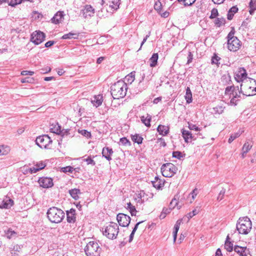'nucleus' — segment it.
Masks as SVG:
<instances>
[{"mask_svg":"<svg viewBox=\"0 0 256 256\" xmlns=\"http://www.w3.org/2000/svg\"><path fill=\"white\" fill-rule=\"evenodd\" d=\"M40 186L45 188H52L54 186L53 180L49 177H42L38 180Z\"/></svg>","mask_w":256,"mask_h":256,"instance_id":"nucleus-13","label":"nucleus"},{"mask_svg":"<svg viewBox=\"0 0 256 256\" xmlns=\"http://www.w3.org/2000/svg\"><path fill=\"white\" fill-rule=\"evenodd\" d=\"M234 78L238 82L243 83L247 78V72L244 68H240L234 74Z\"/></svg>","mask_w":256,"mask_h":256,"instance_id":"nucleus-11","label":"nucleus"},{"mask_svg":"<svg viewBox=\"0 0 256 256\" xmlns=\"http://www.w3.org/2000/svg\"><path fill=\"white\" fill-rule=\"evenodd\" d=\"M127 90V84L123 80H119L111 86V95L114 99L123 98L126 95Z\"/></svg>","mask_w":256,"mask_h":256,"instance_id":"nucleus-1","label":"nucleus"},{"mask_svg":"<svg viewBox=\"0 0 256 256\" xmlns=\"http://www.w3.org/2000/svg\"><path fill=\"white\" fill-rule=\"evenodd\" d=\"M140 120L143 124L148 127L150 126V122L152 120V116L149 114H146V116H142L140 117Z\"/></svg>","mask_w":256,"mask_h":256,"instance_id":"nucleus-24","label":"nucleus"},{"mask_svg":"<svg viewBox=\"0 0 256 256\" xmlns=\"http://www.w3.org/2000/svg\"><path fill=\"white\" fill-rule=\"evenodd\" d=\"M46 37L45 34L40 30L36 31L31 34L30 41L36 45L41 44Z\"/></svg>","mask_w":256,"mask_h":256,"instance_id":"nucleus-9","label":"nucleus"},{"mask_svg":"<svg viewBox=\"0 0 256 256\" xmlns=\"http://www.w3.org/2000/svg\"><path fill=\"white\" fill-rule=\"evenodd\" d=\"M132 140L138 144H142L143 138L139 134H135L131 136Z\"/></svg>","mask_w":256,"mask_h":256,"instance_id":"nucleus-29","label":"nucleus"},{"mask_svg":"<svg viewBox=\"0 0 256 256\" xmlns=\"http://www.w3.org/2000/svg\"><path fill=\"white\" fill-rule=\"evenodd\" d=\"M120 144H122L123 146H131V142L129 141L127 139V138L124 137L121 138H120Z\"/></svg>","mask_w":256,"mask_h":256,"instance_id":"nucleus-43","label":"nucleus"},{"mask_svg":"<svg viewBox=\"0 0 256 256\" xmlns=\"http://www.w3.org/2000/svg\"><path fill=\"white\" fill-rule=\"evenodd\" d=\"M240 93L244 96H250L256 94V80L248 78L240 86Z\"/></svg>","mask_w":256,"mask_h":256,"instance_id":"nucleus-2","label":"nucleus"},{"mask_svg":"<svg viewBox=\"0 0 256 256\" xmlns=\"http://www.w3.org/2000/svg\"><path fill=\"white\" fill-rule=\"evenodd\" d=\"M125 208L129 210L132 216H136L137 211L136 209L135 206H133L130 202L127 203L126 206H125Z\"/></svg>","mask_w":256,"mask_h":256,"instance_id":"nucleus-28","label":"nucleus"},{"mask_svg":"<svg viewBox=\"0 0 256 256\" xmlns=\"http://www.w3.org/2000/svg\"><path fill=\"white\" fill-rule=\"evenodd\" d=\"M220 60V58L216 54H214V56L212 58V64H216L218 66H219L220 62H218Z\"/></svg>","mask_w":256,"mask_h":256,"instance_id":"nucleus-45","label":"nucleus"},{"mask_svg":"<svg viewBox=\"0 0 256 256\" xmlns=\"http://www.w3.org/2000/svg\"><path fill=\"white\" fill-rule=\"evenodd\" d=\"M28 170L29 173H30V174L36 173L37 172L39 171V170L37 167H36V168L32 167V168H28Z\"/></svg>","mask_w":256,"mask_h":256,"instance_id":"nucleus-62","label":"nucleus"},{"mask_svg":"<svg viewBox=\"0 0 256 256\" xmlns=\"http://www.w3.org/2000/svg\"><path fill=\"white\" fill-rule=\"evenodd\" d=\"M52 142V140L47 134L38 136L36 140V144L42 148H50V145Z\"/></svg>","mask_w":256,"mask_h":256,"instance_id":"nucleus-8","label":"nucleus"},{"mask_svg":"<svg viewBox=\"0 0 256 256\" xmlns=\"http://www.w3.org/2000/svg\"><path fill=\"white\" fill-rule=\"evenodd\" d=\"M158 53H154L152 55V57L150 59V66L154 67L157 64L158 60Z\"/></svg>","mask_w":256,"mask_h":256,"instance_id":"nucleus-25","label":"nucleus"},{"mask_svg":"<svg viewBox=\"0 0 256 256\" xmlns=\"http://www.w3.org/2000/svg\"><path fill=\"white\" fill-rule=\"evenodd\" d=\"M68 192L70 196L75 200L79 198V195L81 194L80 190L78 188H73L70 190Z\"/></svg>","mask_w":256,"mask_h":256,"instance_id":"nucleus-23","label":"nucleus"},{"mask_svg":"<svg viewBox=\"0 0 256 256\" xmlns=\"http://www.w3.org/2000/svg\"><path fill=\"white\" fill-rule=\"evenodd\" d=\"M188 128L190 130H194L196 132H198L200 130V128L198 127L196 125L194 124H192L188 123Z\"/></svg>","mask_w":256,"mask_h":256,"instance_id":"nucleus-53","label":"nucleus"},{"mask_svg":"<svg viewBox=\"0 0 256 256\" xmlns=\"http://www.w3.org/2000/svg\"><path fill=\"white\" fill-rule=\"evenodd\" d=\"M78 132L80 134L82 135L86 136L87 138H90L91 137V134L90 132L86 130H78Z\"/></svg>","mask_w":256,"mask_h":256,"instance_id":"nucleus-47","label":"nucleus"},{"mask_svg":"<svg viewBox=\"0 0 256 256\" xmlns=\"http://www.w3.org/2000/svg\"><path fill=\"white\" fill-rule=\"evenodd\" d=\"M66 220L68 223H74L76 221V210L70 208L66 211Z\"/></svg>","mask_w":256,"mask_h":256,"instance_id":"nucleus-17","label":"nucleus"},{"mask_svg":"<svg viewBox=\"0 0 256 256\" xmlns=\"http://www.w3.org/2000/svg\"><path fill=\"white\" fill-rule=\"evenodd\" d=\"M241 46L240 41L238 38L227 40V48L230 51L236 52Z\"/></svg>","mask_w":256,"mask_h":256,"instance_id":"nucleus-12","label":"nucleus"},{"mask_svg":"<svg viewBox=\"0 0 256 256\" xmlns=\"http://www.w3.org/2000/svg\"><path fill=\"white\" fill-rule=\"evenodd\" d=\"M224 107L222 106H217L213 108L214 112L215 114H221L224 110Z\"/></svg>","mask_w":256,"mask_h":256,"instance_id":"nucleus-37","label":"nucleus"},{"mask_svg":"<svg viewBox=\"0 0 256 256\" xmlns=\"http://www.w3.org/2000/svg\"><path fill=\"white\" fill-rule=\"evenodd\" d=\"M33 80H33L32 78H22L21 80V82L22 83L32 82Z\"/></svg>","mask_w":256,"mask_h":256,"instance_id":"nucleus-63","label":"nucleus"},{"mask_svg":"<svg viewBox=\"0 0 256 256\" xmlns=\"http://www.w3.org/2000/svg\"><path fill=\"white\" fill-rule=\"evenodd\" d=\"M152 183L153 186L158 190L160 189L164 186V182L158 176H156L154 180L152 181Z\"/></svg>","mask_w":256,"mask_h":256,"instance_id":"nucleus-21","label":"nucleus"},{"mask_svg":"<svg viewBox=\"0 0 256 256\" xmlns=\"http://www.w3.org/2000/svg\"><path fill=\"white\" fill-rule=\"evenodd\" d=\"M84 251L86 256H100L102 250L97 242L90 241L84 247Z\"/></svg>","mask_w":256,"mask_h":256,"instance_id":"nucleus-5","label":"nucleus"},{"mask_svg":"<svg viewBox=\"0 0 256 256\" xmlns=\"http://www.w3.org/2000/svg\"><path fill=\"white\" fill-rule=\"evenodd\" d=\"M103 102V96L101 94H98L94 96L92 99L91 102L96 107L100 106Z\"/></svg>","mask_w":256,"mask_h":256,"instance_id":"nucleus-20","label":"nucleus"},{"mask_svg":"<svg viewBox=\"0 0 256 256\" xmlns=\"http://www.w3.org/2000/svg\"><path fill=\"white\" fill-rule=\"evenodd\" d=\"M218 14V10L216 8H214L211 11V14L210 16V19H213L216 18Z\"/></svg>","mask_w":256,"mask_h":256,"instance_id":"nucleus-50","label":"nucleus"},{"mask_svg":"<svg viewBox=\"0 0 256 256\" xmlns=\"http://www.w3.org/2000/svg\"><path fill=\"white\" fill-rule=\"evenodd\" d=\"M238 11V8L236 6L232 7L228 10L227 14V18L228 20H232L234 17V14Z\"/></svg>","mask_w":256,"mask_h":256,"instance_id":"nucleus-26","label":"nucleus"},{"mask_svg":"<svg viewBox=\"0 0 256 256\" xmlns=\"http://www.w3.org/2000/svg\"><path fill=\"white\" fill-rule=\"evenodd\" d=\"M10 152V148L8 146L0 145V156H4L8 154Z\"/></svg>","mask_w":256,"mask_h":256,"instance_id":"nucleus-34","label":"nucleus"},{"mask_svg":"<svg viewBox=\"0 0 256 256\" xmlns=\"http://www.w3.org/2000/svg\"><path fill=\"white\" fill-rule=\"evenodd\" d=\"M182 220H178L176 221V222L174 226V230L178 231V230L180 228V224L182 223Z\"/></svg>","mask_w":256,"mask_h":256,"instance_id":"nucleus-57","label":"nucleus"},{"mask_svg":"<svg viewBox=\"0 0 256 256\" xmlns=\"http://www.w3.org/2000/svg\"><path fill=\"white\" fill-rule=\"evenodd\" d=\"M62 168L64 169L63 172H73V170H74V168L70 166H68Z\"/></svg>","mask_w":256,"mask_h":256,"instance_id":"nucleus-61","label":"nucleus"},{"mask_svg":"<svg viewBox=\"0 0 256 256\" xmlns=\"http://www.w3.org/2000/svg\"><path fill=\"white\" fill-rule=\"evenodd\" d=\"M221 80L224 84H228L231 81V76L229 74H224L222 76Z\"/></svg>","mask_w":256,"mask_h":256,"instance_id":"nucleus-39","label":"nucleus"},{"mask_svg":"<svg viewBox=\"0 0 256 256\" xmlns=\"http://www.w3.org/2000/svg\"><path fill=\"white\" fill-rule=\"evenodd\" d=\"M200 212V207H196L192 212H190L186 215L188 219L192 218L194 216H196Z\"/></svg>","mask_w":256,"mask_h":256,"instance_id":"nucleus-35","label":"nucleus"},{"mask_svg":"<svg viewBox=\"0 0 256 256\" xmlns=\"http://www.w3.org/2000/svg\"><path fill=\"white\" fill-rule=\"evenodd\" d=\"M157 130L160 134L164 136L168 134L169 128L166 126L160 124L158 126Z\"/></svg>","mask_w":256,"mask_h":256,"instance_id":"nucleus-22","label":"nucleus"},{"mask_svg":"<svg viewBox=\"0 0 256 256\" xmlns=\"http://www.w3.org/2000/svg\"><path fill=\"white\" fill-rule=\"evenodd\" d=\"M236 87L234 86H227L226 88L225 94H234V92L236 90Z\"/></svg>","mask_w":256,"mask_h":256,"instance_id":"nucleus-40","label":"nucleus"},{"mask_svg":"<svg viewBox=\"0 0 256 256\" xmlns=\"http://www.w3.org/2000/svg\"><path fill=\"white\" fill-rule=\"evenodd\" d=\"M34 74V72L28 70H23L21 72V74L22 76L30 75L32 76Z\"/></svg>","mask_w":256,"mask_h":256,"instance_id":"nucleus-60","label":"nucleus"},{"mask_svg":"<svg viewBox=\"0 0 256 256\" xmlns=\"http://www.w3.org/2000/svg\"><path fill=\"white\" fill-rule=\"evenodd\" d=\"M185 98L186 102L190 104L192 102V93L191 90L189 87H187L186 89V93L185 95Z\"/></svg>","mask_w":256,"mask_h":256,"instance_id":"nucleus-30","label":"nucleus"},{"mask_svg":"<svg viewBox=\"0 0 256 256\" xmlns=\"http://www.w3.org/2000/svg\"><path fill=\"white\" fill-rule=\"evenodd\" d=\"M229 236H228L224 244V248L228 252H231L232 251L234 248L233 246V244L229 240Z\"/></svg>","mask_w":256,"mask_h":256,"instance_id":"nucleus-27","label":"nucleus"},{"mask_svg":"<svg viewBox=\"0 0 256 256\" xmlns=\"http://www.w3.org/2000/svg\"><path fill=\"white\" fill-rule=\"evenodd\" d=\"M182 153L180 151H174L172 152V157L174 158H176L178 160H180V158L182 157Z\"/></svg>","mask_w":256,"mask_h":256,"instance_id":"nucleus-49","label":"nucleus"},{"mask_svg":"<svg viewBox=\"0 0 256 256\" xmlns=\"http://www.w3.org/2000/svg\"><path fill=\"white\" fill-rule=\"evenodd\" d=\"M237 90H238V93L236 92H234V94L233 95V96L236 98H242L241 94H242V93H240V90H239L238 86L236 87Z\"/></svg>","mask_w":256,"mask_h":256,"instance_id":"nucleus-58","label":"nucleus"},{"mask_svg":"<svg viewBox=\"0 0 256 256\" xmlns=\"http://www.w3.org/2000/svg\"><path fill=\"white\" fill-rule=\"evenodd\" d=\"M226 22V20L224 18H217L215 20L214 24L220 27L222 25L224 24Z\"/></svg>","mask_w":256,"mask_h":256,"instance_id":"nucleus-41","label":"nucleus"},{"mask_svg":"<svg viewBox=\"0 0 256 256\" xmlns=\"http://www.w3.org/2000/svg\"><path fill=\"white\" fill-rule=\"evenodd\" d=\"M142 194H144V192H140L138 195V198H135L137 202H139L140 204H142L144 202V200L142 198V197L143 196Z\"/></svg>","mask_w":256,"mask_h":256,"instance_id":"nucleus-51","label":"nucleus"},{"mask_svg":"<svg viewBox=\"0 0 256 256\" xmlns=\"http://www.w3.org/2000/svg\"><path fill=\"white\" fill-rule=\"evenodd\" d=\"M64 12L63 11L58 12L52 18L51 22L54 24H58L64 20Z\"/></svg>","mask_w":256,"mask_h":256,"instance_id":"nucleus-16","label":"nucleus"},{"mask_svg":"<svg viewBox=\"0 0 256 256\" xmlns=\"http://www.w3.org/2000/svg\"><path fill=\"white\" fill-rule=\"evenodd\" d=\"M154 8L158 12L160 11V10L162 8V4H161V2H160V0H158L155 3Z\"/></svg>","mask_w":256,"mask_h":256,"instance_id":"nucleus-52","label":"nucleus"},{"mask_svg":"<svg viewBox=\"0 0 256 256\" xmlns=\"http://www.w3.org/2000/svg\"><path fill=\"white\" fill-rule=\"evenodd\" d=\"M95 12L94 9L90 6L86 4L80 10V14L85 18H88L94 16Z\"/></svg>","mask_w":256,"mask_h":256,"instance_id":"nucleus-14","label":"nucleus"},{"mask_svg":"<svg viewBox=\"0 0 256 256\" xmlns=\"http://www.w3.org/2000/svg\"><path fill=\"white\" fill-rule=\"evenodd\" d=\"M178 204V200L176 198H174L170 203V206L174 208Z\"/></svg>","mask_w":256,"mask_h":256,"instance_id":"nucleus-56","label":"nucleus"},{"mask_svg":"<svg viewBox=\"0 0 256 256\" xmlns=\"http://www.w3.org/2000/svg\"><path fill=\"white\" fill-rule=\"evenodd\" d=\"M48 220L52 223L60 222L64 218V212L60 208L53 206L50 208L46 212Z\"/></svg>","mask_w":256,"mask_h":256,"instance_id":"nucleus-3","label":"nucleus"},{"mask_svg":"<svg viewBox=\"0 0 256 256\" xmlns=\"http://www.w3.org/2000/svg\"><path fill=\"white\" fill-rule=\"evenodd\" d=\"M234 33H235V31H234V28H232V30L228 33V34L226 37L228 40H234V38H237V37L234 36Z\"/></svg>","mask_w":256,"mask_h":256,"instance_id":"nucleus-48","label":"nucleus"},{"mask_svg":"<svg viewBox=\"0 0 256 256\" xmlns=\"http://www.w3.org/2000/svg\"><path fill=\"white\" fill-rule=\"evenodd\" d=\"M102 232L108 238L114 240L116 238L118 234V226L116 223L111 222L108 226L102 228Z\"/></svg>","mask_w":256,"mask_h":256,"instance_id":"nucleus-6","label":"nucleus"},{"mask_svg":"<svg viewBox=\"0 0 256 256\" xmlns=\"http://www.w3.org/2000/svg\"><path fill=\"white\" fill-rule=\"evenodd\" d=\"M3 204L2 208H11L14 204V200L12 199L9 198L6 200L3 201Z\"/></svg>","mask_w":256,"mask_h":256,"instance_id":"nucleus-31","label":"nucleus"},{"mask_svg":"<svg viewBox=\"0 0 256 256\" xmlns=\"http://www.w3.org/2000/svg\"><path fill=\"white\" fill-rule=\"evenodd\" d=\"M252 227V222L248 216L240 218L237 222L236 229L240 234H248L251 230Z\"/></svg>","mask_w":256,"mask_h":256,"instance_id":"nucleus-4","label":"nucleus"},{"mask_svg":"<svg viewBox=\"0 0 256 256\" xmlns=\"http://www.w3.org/2000/svg\"><path fill=\"white\" fill-rule=\"evenodd\" d=\"M234 250L240 256H252L249 248L246 246H235Z\"/></svg>","mask_w":256,"mask_h":256,"instance_id":"nucleus-15","label":"nucleus"},{"mask_svg":"<svg viewBox=\"0 0 256 256\" xmlns=\"http://www.w3.org/2000/svg\"><path fill=\"white\" fill-rule=\"evenodd\" d=\"M149 73H150L147 76H146L144 74H143L142 80H144V78H146V80L148 82L150 81V80H151L152 76V74L151 72H150Z\"/></svg>","mask_w":256,"mask_h":256,"instance_id":"nucleus-59","label":"nucleus"},{"mask_svg":"<svg viewBox=\"0 0 256 256\" xmlns=\"http://www.w3.org/2000/svg\"><path fill=\"white\" fill-rule=\"evenodd\" d=\"M225 192H226V190L224 189H222V190H221L220 191L219 194L217 198V199L218 200L220 201L223 199Z\"/></svg>","mask_w":256,"mask_h":256,"instance_id":"nucleus-54","label":"nucleus"},{"mask_svg":"<svg viewBox=\"0 0 256 256\" xmlns=\"http://www.w3.org/2000/svg\"><path fill=\"white\" fill-rule=\"evenodd\" d=\"M5 234L6 237L8 239H10L11 238L16 237V232H15L14 230H12V229H8L6 232Z\"/></svg>","mask_w":256,"mask_h":256,"instance_id":"nucleus-36","label":"nucleus"},{"mask_svg":"<svg viewBox=\"0 0 256 256\" xmlns=\"http://www.w3.org/2000/svg\"><path fill=\"white\" fill-rule=\"evenodd\" d=\"M83 161L86 162L88 165L90 164L92 166H95L96 162L90 156H88L86 158H83Z\"/></svg>","mask_w":256,"mask_h":256,"instance_id":"nucleus-44","label":"nucleus"},{"mask_svg":"<svg viewBox=\"0 0 256 256\" xmlns=\"http://www.w3.org/2000/svg\"><path fill=\"white\" fill-rule=\"evenodd\" d=\"M126 79H127L128 82H130L131 83L134 80V75L132 72H131L130 74L126 76Z\"/></svg>","mask_w":256,"mask_h":256,"instance_id":"nucleus-55","label":"nucleus"},{"mask_svg":"<svg viewBox=\"0 0 256 256\" xmlns=\"http://www.w3.org/2000/svg\"><path fill=\"white\" fill-rule=\"evenodd\" d=\"M78 34L76 33H74L72 32H70L68 34H64L62 37V39H72L78 38Z\"/></svg>","mask_w":256,"mask_h":256,"instance_id":"nucleus-32","label":"nucleus"},{"mask_svg":"<svg viewBox=\"0 0 256 256\" xmlns=\"http://www.w3.org/2000/svg\"><path fill=\"white\" fill-rule=\"evenodd\" d=\"M50 130L52 132L58 134L61 132V126L57 124L54 126L51 127Z\"/></svg>","mask_w":256,"mask_h":256,"instance_id":"nucleus-42","label":"nucleus"},{"mask_svg":"<svg viewBox=\"0 0 256 256\" xmlns=\"http://www.w3.org/2000/svg\"><path fill=\"white\" fill-rule=\"evenodd\" d=\"M113 152L112 149L108 147L104 148L102 150V156L108 161L112 160L111 156Z\"/></svg>","mask_w":256,"mask_h":256,"instance_id":"nucleus-19","label":"nucleus"},{"mask_svg":"<svg viewBox=\"0 0 256 256\" xmlns=\"http://www.w3.org/2000/svg\"><path fill=\"white\" fill-rule=\"evenodd\" d=\"M116 219L119 225L123 227L128 226L131 220L130 216L122 213L118 214Z\"/></svg>","mask_w":256,"mask_h":256,"instance_id":"nucleus-10","label":"nucleus"},{"mask_svg":"<svg viewBox=\"0 0 256 256\" xmlns=\"http://www.w3.org/2000/svg\"><path fill=\"white\" fill-rule=\"evenodd\" d=\"M192 59H193V55L190 52H189L188 54V56L187 64H190L192 62Z\"/></svg>","mask_w":256,"mask_h":256,"instance_id":"nucleus-64","label":"nucleus"},{"mask_svg":"<svg viewBox=\"0 0 256 256\" xmlns=\"http://www.w3.org/2000/svg\"><path fill=\"white\" fill-rule=\"evenodd\" d=\"M182 133L184 138L186 142H191L196 138L192 136L190 132L182 129Z\"/></svg>","mask_w":256,"mask_h":256,"instance_id":"nucleus-18","label":"nucleus"},{"mask_svg":"<svg viewBox=\"0 0 256 256\" xmlns=\"http://www.w3.org/2000/svg\"><path fill=\"white\" fill-rule=\"evenodd\" d=\"M252 148V145H251L250 144H249L248 142H246L242 148V152H244V153H248L249 150Z\"/></svg>","mask_w":256,"mask_h":256,"instance_id":"nucleus-38","label":"nucleus"},{"mask_svg":"<svg viewBox=\"0 0 256 256\" xmlns=\"http://www.w3.org/2000/svg\"><path fill=\"white\" fill-rule=\"evenodd\" d=\"M244 131L239 130L238 132L232 134L230 136L228 142L229 144H230L232 141H234L236 138L239 137L243 132Z\"/></svg>","mask_w":256,"mask_h":256,"instance_id":"nucleus-33","label":"nucleus"},{"mask_svg":"<svg viewBox=\"0 0 256 256\" xmlns=\"http://www.w3.org/2000/svg\"><path fill=\"white\" fill-rule=\"evenodd\" d=\"M176 170L177 168L172 163L164 164L161 167L162 173L164 177H172L176 173Z\"/></svg>","mask_w":256,"mask_h":256,"instance_id":"nucleus-7","label":"nucleus"},{"mask_svg":"<svg viewBox=\"0 0 256 256\" xmlns=\"http://www.w3.org/2000/svg\"><path fill=\"white\" fill-rule=\"evenodd\" d=\"M119 2L120 0H114V1H112V4H110V6L112 8L117 10L120 4Z\"/></svg>","mask_w":256,"mask_h":256,"instance_id":"nucleus-46","label":"nucleus"}]
</instances>
